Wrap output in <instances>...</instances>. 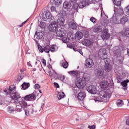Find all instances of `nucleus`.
<instances>
[{
    "mask_svg": "<svg viewBox=\"0 0 129 129\" xmlns=\"http://www.w3.org/2000/svg\"><path fill=\"white\" fill-rule=\"evenodd\" d=\"M114 8V12L118 15H122L123 14V9L122 8L119 7L117 8L115 7Z\"/></svg>",
    "mask_w": 129,
    "mask_h": 129,
    "instance_id": "obj_19",
    "label": "nucleus"
},
{
    "mask_svg": "<svg viewBox=\"0 0 129 129\" xmlns=\"http://www.w3.org/2000/svg\"><path fill=\"white\" fill-rule=\"evenodd\" d=\"M44 51L45 52V53H49V52H50V46L49 45H46L44 48Z\"/></svg>",
    "mask_w": 129,
    "mask_h": 129,
    "instance_id": "obj_36",
    "label": "nucleus"
},
{
    "mask_svg": "<svg viewBox=\"0 0 129 129\" xmlns=\"http://www.w3.org/2000/svg\"><path fill=\"white\" fill-rule=\"evenodd\" d=\"M100 85L101 88H107L109 85V83L106 81H102L100 82Z\"/></svg>",
    "mask_w": 129,
    "mask_h": 129,
    "instance_id": "obj_15",
    "label": "nucleus"
},
{
    "mask_svg": "<svg viewBox=\"0 0 129 129\" xmlns=\"http://www.w3.org/2000/svg\"><path fill=\"white\" fill-rule=\"evenodd\" d=\"M27 63H28V65L29 66H30L31 65V64H29V62H27Z\"/></svg>",
    "mask_w": 129,
    "mask_h": 129,
    "instance_id": "obj_60",
    "label": "nucleus"
},
{
    "mask_svg": "<svg viewBox=\"0 0 129 129\" xmlns=\"http://www.w3.org/2000/svg\"><path fill=\"white\" fill-rule=\"evenodd\" d=\"M128 103H129V101H128Z\"/></svg>",
    "mask_w": 129,
    "mask_h": 129,
    "instance_id": "obj_64",
    "label": "nucleus"
},
{
    "mask_svg": "<svg viewBox=\"0 0 129 129\" xmlns=\"http://www.w3.org/2000/svg\"><path fill=\"white\" fill-rule=\"evenodd\" d=\"M114 6L116 7H120L121 5V0H113Z\"/></svg>",
    "mask_w": 129,
    "mask_h": 129,
    "instance_id": "obj_27",
    "label": "nucleus"
},
{
    "mask_svg": "<svg viewBox=\"0 0 129 129\" xmlns=\"http://www.w3.org/2000/svg\"><path fill=\"white\" fill-rule=\"evenodd\" d=\"M127 21H128V20L127 19V18L125 17H123L119 20H118V18H117V17H116L113 16L112 17V22H113L114 24H122V25H124V24H125V22H127Z\"/></svg>",
    "mask_w": 129,
    "mask_h": 129,
    "instance_id": "obj_6",
    "label": "nucleus"
},
{
    "mask_svg": "<svg viewBox=\"0 0 129 129\" xmlns=\"http://www.w3.org/2000/svg\"><path fill=\"white\" fill-rule=\"evenodd\" d=\"M69 74L72 75V76L76 77L78 76V74H79V72L78 71H73L68 72Z\"/></svg>",
    "mask_w": 129,
    "mask_h": 129,
    "instance_id": "obj_25",
    "label": "nucleus"
},
{
    "mask_svg": "<svg viewBox=\"0 0 129 129\" xmlns=\"http://www.w3.org/2000/svg\"><path fill=\"white\" fill-rule=\"evenodd\" d=\"M58 24H57V22L54 21L52 22L48 27V29L50 32H53V33H55L56 31H57V29H58Z\"/></svg>",
    "mask_w": 129,
    "mask_h": 129,
    "instance_id": "obj_11",
    "label": "nucleus"
},
{
    "mask_svg": "<svg viewBox=\"0 0 129 129\" xmlns=\"http://www.w3.org/2000/svg\"><path fill=\"white\" fill-rule=\"evenodd\" d=\"M124 36H125V37H127V38H129V28H126L124 33H123Z\"/></svg>",
    "mask_w": 129,
    "mask_h": 129,
    "instance_id": "obj_35",
    "label": "nucleus"
},
{
    "mask_svg": "<svg viewBox=\"0 0 129 129\" xmlns=\"http://www.w3.org/2000/svg\"><path fill=\"white\" fill-rule=\"evenodd\" d=\"M110 96H111V92L109 91V90H107L105 91H101L100 92V96L98 97L96 99H95V101H98L99 102H101L103 101L102 99H106L108 100L109 98H110Z\"/></svg>",
    "mask_w": 129,
    "mask_h": 129,
    "instance_id": "obj_3",
    "label": "nucleus"
},
{
    "mask_svg": "<svg viewBox=\"0 0 129 129\" xmlns=\"http://www.w3.org/2000/svg\"><path fill=\"white\" fill-rule=\"evenodd\" d=\"M50 51H51V52H55V51H56V49H55V45H52L51 47L50 48Z\"/></svg>",
    "mask_w": 129,
    "mask_h": 129,
    "instance_id": "obj_44",
    "label": "nucleus"
},
{
    "mask_svg": "<svg viewBox=\"0 0 129 129\" xmlns=\"http://www.w3.org/2000/svg\"><path fill=\"white\" fill-rule=\"evenodd\" d=\"M42 63H43L44 66H46V60H45L44 59H42Z\"/></svg>",
    "mask_w": 129,
    "mask_h": 129,
    "instance_id": "obj_51",
    "label": "nucleus"
},
{
    "mask_svg": "<svg viewBox=\"0 0 129 129\" xmlns=\"http://www.w3.org/2000/svg\"><path fill=\"white\" fill-rule=\"evenodd\" d=\"M97 75L98 76H102L103 75V72L101 71H98Z\"/></svg>",
    "mask_w": 129,
    "mask_h": 129,
    "instance_id": "obj_45",
    "label": "nucleus"
},
{
    "mask_svg": "<svg viewBox=\"0 0 129 129\" xmlns=\"http://www.w3.org/2000/svg\"><path fill=\"white\" fill-rule=\"evenodd\" d=\"M50 10L51 12H56V7H54V6H52L50 8Z\"/></svg>",
    "mask_w": 129,
    "mask_h": 129,
    "instance_id": "obj_48",
    "label": "nucleus"
},
{
    "mask_svg": "<svg viewBox=\"0 0 129 129\" xmlns=\"http://www.w3.org/2000/svg\"><path fill=\"white\" fill-rule=\"evenodd\" d=\"M14 111H15L14 107L11 106L8 107V112H9V113H12V112H14Z\"/></svg>",
    "mask_w": 129,
    "mask_h": 129,
    "instance_id": "obj_37",
    "label": "nucleus"
},
{
    "mask_svg": "<svg viewBox=\"0 0 129 129\" xmlns=\"http://www.w3.org/2000/svg\"><path fill=\"white\" fill-rule=\"evenodd\" d=\"M75 37L78 40H80L83 37V33L81 32H77L75 34Z\"/></svg>",
    "mask_w": 129,
    "mask_h": 129,
    "instance_id": "obj_24",
    "label": "nucleus"
},
{
    "mask_svg": "<svg viewBox=\"0 0 129 129\" xmlns=\"http://www.w3.org/2000/svg\"><path fill=\"white\" fill-rule=\"evenodd\" d=\"M38 50L40 53H43V52H44V48H43V47H42V46L38 45Z\"/></svg>",
    "mask_w": 129,
    "mask_h": 129,
    "instance_id": "obj_41",
    "label": "nucleus"
},
{
    "mask_svg": "<svg viewBox=\"0 0 129 129\" xmlns=\"http://www.w3.org/2000/svg\"><path fill=\"white\" fill-rule=\"evenodd\" d=\"M65 23V19L63 17H60L58 18L57 20V23L59 26H63Z\"/></svg>",
    "mask_w": 129,
    "mask_h": 129,
    "instance_id": "obj_20",
    "label": "nucleus"
},
{
    "mask_svg": "<svg viewBox=\"0 0 129 129\" xmlns=\"http://www.w3.org/2000/svg\"><path fill=\"white\" fill-rule=\"evenodd\" d=\"M39 92H40V93H42V92L41 91V90H39Z\"/></svg>",
    "mask_w": 129,
    "mask_h": 129,
    "instance_id": "obj_59",
    "label": "nucleus"
},
{
    "mask_svg": "<svg viewBox=\"0 0 129 129\" xmlns=\"http://www.w3.org/2000/svg\"><path fill=\"white\" fill-rule=\"evenodd\" d=\"M34 88L35 89H39V88H40V85L38 84H35L34 86Z\"/></svg>",
    "mask_w": 129,
    "mask_h": 129,
    "instance_id": "obj_47",
    "label": "nucleus"
},
{
    "mask_svg": "<svg viewBox=\"0 0 129 129\" xmlns=\"http://www.w3.org/2000/svg\"><path fill=\"white\" fill-rule=\"evenodd\" d=\"M104 61L105 62V66L110 64V60L109 59V58H104Z\"/></svg>",
    "mask_w": 129,
    "mask_h": 129,
    "instance_id": "obj_33",
    "label": "nucleus"
},
{
    "mask_svg": "<svg viewBox=\"0 0 129 129\" xmlns=\"http://www.w3.org/2000/svg\"><path fill=\"white\" fill-rule=\"evenodd\" d=\"M90 1L92 0H86V1H82L81 2L79 5V8L80 9H82V8H84L86 6H87L88 4L90 2Z\"/></svg>",
    "mask_w": 129,
    "mask_h": 129,
    "instance_id": "obj_14",
    "label": "nucleus"
},
{
    "mask_svg": "<svg viewBox=\"0 0 129 129\" xmlns=\"http://www.w3.org/2000/svg\"><path fill=\"white\" fill-rule=\"evenodd\" d=\"M112 67L110 64H107L106 66H105V70L106 71V72H109L110 71H111Z\"/></svg>",
    "mask_w": 129,
    "mask_h": 129,
    "instance_id": "obj_30",
    "label": "nucleus"
},
{
    "mask_svg": "<svg viewBox=\"0 0 129 129\" xmlns=\"http://www.w3.org/2000/svg\"><path fill=\"white\" fill-rule=\"evenodd\" d=\"M82 80L85 81V82L89 81V80H90V75L87 73L84 74V75Z\"/></svg>",
    "mask_w": 129,
    "mask_h": 129,
    "instance_id": "obj_21",
    "label": "nucleus"
},
{
    "mask_svg": "<svg viewBox=\"0 0 129 129\" xmlns=\"http://www.w3.org/2000/svg\"><path fill=\"white\" fill-rule=\"evenodd\" d=\"M69 27L70 29H75L77 28L76 23H74V21H71L69 23Z\"/></svg>",
    "mask_w": 129,
    "mask_h": 129,
    "instance_id": "obj_22",
    "label": "nucleus"
},
{
    "mask_svg": "<svg viewBox=\"0 0 129 129\" xmlns=\"http://www.w3.org/2000/svg\"><path fill=\"white\" fill-rule=\"evenodd\" d=\"M62 66L65 69H67V68H68V66H69V64L68 63V62L65 61L62 63Z\"/></svg>",
    "mask_w": 129,
    "mask_h": 129,
    "instance_id": "obj_34",
    "label": "nucleus"
},
{
    "mask_svg": "<svg viewBox=\"0 0 129 129\" xmlns=\"http://www.w3.org/2000/svg\"><path fill=\"white\" fill-rule=\"evenodd\" d=\"M88 127L90 129H95V126L94 125H92V126L89 125L88 126Z\"/></svg>",
    "mask_w": 129,
    "mask_h": 129,
    "instance_id": "obj_53",
    "label": "nucleus"
},
{
    "mask_svg": "<svg viewBox=\"0 0 129 129\" xmlns=\"http://www.w3.org/2000/svg\"><path fill=\"white\" fill-rule=\"evenodd\" d=\"M22 87L23 89H24V90H25V89H28V88H29V87H30V83H24L22 85Z\"/></svg>",
    "mask_w": 129,
    "mask_h": 129,
    "instance_id": "obj_29",
    "label": "nucleus"
},
{
    "mask_svg": "<svg viewBox=\"0 0 129 129\" xmlns=\"http://www.w3.org/2000/svg\"><path fill=\"white\" fill-rule=\"evenodd\" d=\"M86 90L88 92L91 94H96L97 93V89L96 87L94 85H90L87 87Z\"/></svg>",
    "mask_w": 129,
    "mask_h": 129,
    "instance_id": "obj_8",
    "label": "nucleus"
},
{
    "mask_svg": "<svg viewBox=\"0 0 129 129\" xmlns=\"http://www.w3.org/2000/svg\"><path fill=\"white\" fill-rule=\"evenodd\" d=\"M90 21L92 22V23H93V24H95L97 22V20L94 17H91L90 19Z\"/></svg>",
    "mask_w": 129,
    "mask_h": 129,
    "instance_id": "obj_40",
    "label": "nucleus"
},
{
    "mask_svg": "<svg viewBox=\"0 0 129 129\" xmlns=\"http://www.w3.org/2000/svg\"><path fill=\"white\" fill-rule=\"evenodd\" d=\"M21 72H23V71L22 70H20Z\"/></svg>",
    "mask_w": 129,
    "mask_h": 129,
    "instance_id": "obj_62",
    "label": "nucleus"
},
{
    "mask_svg": "<svg viewBox=\"0 0 129 129\" xmlns=\"http://www.w3.org/2000/svg\"><path fill=\"white\" fill-rule=\"evenodd\" d=\"M79 7V4H77V3L74 4L73 8L74 10H77L78 8Z\"/></svg>",
    "mask_w": 129,
    "mask_h": 129,
    "instance_id": "obj_42",
    "label": "nucleus"
},
{
    "mask_svg": "<svg viewBox=\"0 0 129 129\" xmlns=\"http://www.w3.org/2000/svg\"><path fill=\"white\" fill-rule=\"evenodd\" d=\"M63 7L66 10H69L71 8V3L66 1L63 3Z\"/></svg>",
    "mask_w": 129,
    "mask_h": 129,
    "instance_id": "obj_23",
    "label": "nucleus"
},
{
    "mask_svg": "<svg viewBox=\"0 0 129 129\" xmlns=\"http://www.w3.org/2000/svg\"><path fill=\"white\" fill-rule=\"evenodd\" d=\"M113 52L117 57H119L121 54V50L118 46H115L113 48Z\"/></svg>",
    "mask_w": 129,
    "mask_h": 129,
    "instance_id": "obj_13",
    "label": "nucleus"
},
{
    "mask_svg": "<svg viewBox=\"0 0 129 129\" xmlns=\"http://www.w3.org/2000/svg\"><path fill=\"white\" fill-rule=\"evenodd\" d=\"M127 52L128 55L129 56V49H128V50H127Z\"/></svg>",
    "mask_w": 129,
    "mask_h": 129,
    "instance_id": "obj_58",
    "label": "nucleus"
},
{
    "mask_svg": "<svg viewBox=\"0 0 129 129\" xmlns=\"http://www.w3.org/2000/svg\"><path fill=\"white\" fill-rule=\"evenodd\" d=\"M54 85L55 86V87H56V88H59V87H60V86H59V84H58V83H54Z\"/></svg>",
    "mask_w": 129,
    "mask_h": 129,
    "instance_id": "obj_52",
    "label": "nucleus"
},
{
    "mask_svg": "<svg viewBox=\"0 0 129 129\" xmlns=\"http://www.w3.org/2000/svg\"><path fill=\"white\" fill-rule=\"evenodd\" d=\"M57 29L55 36H56V37H60V38L65 37V35H66V31L61 27H58Z\"/></svg>",
    "mask_w": 129,
    "mask_h": 129,
    "instance_id": "obj_7",
    "label": "nucleus"
},
{
    "mask_svg": "<svg viewBox=\"0 0 129 129\" xmlns=\"http://www.w3.org/2000/svg\"><path fill=\"white\" fill-rule=\"evenodd\" d=\"M49 76L51 77H53V76L55 75V74H56V72H55V71H54L53 70H52V71H49Z\"/></svg>",
    "mask_w": 129,
    "mask_h": 129,
    "instance_id": "obj_38",
    "label": "nucleus"
},
{
    "mask_svg": "<svg viewBox=\"0 0 129 129\" xmlns=\"http://www.w3.org/2000/svg\"><path fill=\"white\" fill-rule=\"evenodd\" d=\"M82 44L85 46H90V45H91V41L88 39H85L82 41Z\"/></svg>",
    "mask_w": 129,
    "mask_h": 129,
    "instance_id": "obj_28",
    "label": "nucleus"
},
{
    "mask_svg": "<svg viewBox=\"0 0 129 129\" xmlns=\"http://www.w3.org/2000/svg\"><path fill=\"white\" fill-rule=\"evenodd\" d=\"M86 96V95L85 93L83 92H80L78 95V98L79 100H81L82 101V100H83V99L85 98Z\"/></svg>",
    "mask_w": 129,
    "mask_h": 129,
    "instance_id": "obj_17",
    "label": "nucleus"
},
{
    "mask_svg": "<svg viewBox=\"0 0 129 129\" xmlns=\"http://www.w3.org/2000/svg\"><path fill=\"white\" fill-rule=\"evenodd\" d=\"M72 3H76L77 2V0H71Z\"/></svg>",
    "mask_w": 129,
    "mask_h": 129,
    "instance_id": "obj_55",
    "label": "nucleus"
},
{
    "mask_svg": "<svg viewBox=\"0 0 129 129\" xmlns=\"http://www.w3.org/2000/svg\"><path fill=\"white\" fill-rule=\"evenodd\" d=\"M36 92H33L31 94L25 96L24 100L27 101H34V100H36Z\"/></svg>",
    "mask_w": 129,
    "mask_h": 129,
    "instance_id": "obj_10",
    "label": "nucleus"
},
{
    "mask_svg": "<svg viewBox=\"0 0 129 129\" xmlns=\"http://www.w3.org/2000/svg\"><path fill=\"white\" fill-rule=\"evenodd\" d=\"M79 52H80V54H81V55H82V54H83V52H82V50H80Z\"/></svg>",
    "mask_w": 129,
    "mask_h": 129,
    "instance_id": "obj_56",
    "label": "nucleus"
},
{
    "mask_svg": "<svg viewBox=\"0 0 129 129\" xmlns=\"http://www.w3.org/2000/svg\"><path fill=\"white\" fill-rule=\"evenodd\" d=\"M86 86V82L81 80L79 77H77L76 80V86L79 89H83Z\"/></svg>",
    "mask_w": 129,
    "mask_h": 129,
    "instance_id": "obj_4",
    "label": "nucleus"
},
{
    "mask_svg": "<svg viewBox=\"0 0 129 129\" xmlns=\"http://www.w3.org/2000/svg\"><path fill=\"white\" fill-rule=\"evenodd\" d=\"M40 28H41V29H43V28H45V23L40 22Z\"/></svg>",
    "mask_w": 129,
    "mask_h": 129,
    "instance_id": "obj_46",
    "label": "nucleus"
},
{
    "mask_svg": "<svg viewBox=\"0 0 129 129\" xmlns=\"http://www.w3.org/2000/svg\"><path fill=\"white\" fill-rule=\"evenodd\" d=\"M101 36L103 40H108L110 37V34L108 33V29L104 28Z\"/></svg>",
    "mask_w": 129,
    "mask_h": 129,
    "instance_id": "obj_9",
    "label": "nucleus"
},
{
    "mask_svg": "<svg viewBox=\"0 0 129 129\" xmlns=\"http://www.w3.org/2000/svg\"><path fill=\"white\" fill-rule=\"evenodd\" d=\"M124 11L125 12L126 15H128V16H129V6L126 7Z\"/></svg>",
    "mask_w": 129,
    "mask_h": 129,
    "instance_id": "obj_43",
    "label": "nucleus"
},
{
    "mask_svg": "<svg viewBox=\"0 0 129 129\" xmlns=\"http://www.w3.org/2000/svg\"><path fill=\"white\" fill-rule=\"evenodd\" d=\"M51 2H52V3L54 4L56 6H59V5H60L62 0H51Z\"/></svg>",
    "mask_w": 129,
    "mask_h": 129,
    "instance_id": "obj_31",
    "label": "nucleus"
},
{
    "mask_svg": "<svg viewBox=\"0 0 129 129\" xmlns=\"http://www.w3.org/2000/svg\"><path fill=\"white\" fill-rule=\"evenodd\" d=\"M93 31L97 34L101 33L102 32V27L100 26H95L93 28Z\"/></svg>",
    "mask_w": 129,
    "mask_h": 129,
    "instance_id": "obj_16",
    "label": "nucleus"
},
{
    "mask_svg": "<svg viewBox=\"0 0 129 129\" xmlns=\"http://www.w3.org/2000/svg\"><path fill=\"white\" fill-rule=\"evenodd\" d=\"M129 80H125L123 82L120 83V85L122 87H124V88H123L124 90H127V83H128Z\"/></svg>",
    "mask_w": 129,
    "mask_h": 129,
    "instance_id": "obj_18",
    "label": "nucleus"
},
{
    "mask_svg": "<svg viewBox=\"0 0 129 129\" xmlns=\"http://www.w3.org/2000/svg\"><path fill=\"white\" fill-rule=\"evenodd\" d=\"M37 70L36 69H33L32 71L35 72Z\"/></svg>",
    "mask_w": 129,
    "mask_h": 129,
    "instance_id": "obj_57",
    "label": "nucleus"
},
{
    "mask_svg": "<svg viewBox=\"0 0 129 129\" xmlns=\"http://www.w3.org/2000/svg\"><path fill=\"white\" fill-rule=\"evenodd\" d=\"M16 110L18 112H21L23 108H27V109L24 110L25 113L27 116H30V115H31V114L34 113V106H33V105L28 106L27 102H25L24 101L16 102Z\"/></svg>",
    "mask_w": 129,
    "mask_h": 129,
    "instance_id": "obj_1",
    "label": "nucleus"
},
{
    "mask_svg": "<svg viewBox=\"0 0 129 129\" xmlns=\"http://www.w3.org/2000/svg\"><path fill=\"white\" fill-rule=\"evenodd\" d=\"M27 22H28V19L25 22H23L22 24L19 26V27L21 28V27H23V26H24V25H25V24Z\"/></svg>",
    "mask_w": 129,
    "mask_h": 129,
    "instance_id": "obj_50",
    "label": "nucleus"
},
{
    "mask_svg": "<svg viewBox=\"0 0 129 129\" xmlns=\"http://www.w3.org/2000/svg\"><path fill=\"white\" fill-rule=\"evenodd\" d=\"M16 86L11 85L8 90H4V92H5L7 95L10 94L12 99L18 100V99L21 98V95H20L18 92L16 91Z\"/></svg>",
    "mask_w": 129,
    "mask_h": 129,
    "instance_id": "obj_2",
    "label": "nucleus"
},
{
    "mask_svg": "<svg viewBox=\"0 0 129 129\" xmlns=\"http://www.w3.org/2000/svg\"><path fill=\"white\" fill-rule=\"evenodd\" d=\"M126 123L127 124V125L129 126V119H127L126 120Z\"/></svg>",
    "mask_w": 129,
    "mask_h": 129,
    "instance_id": "obj_54",
    "label": "nucleus"
},
{
    "mask_svg": "<svg viewBox=\"0 0 129 129\" xmlns=\"http://www.w3.org/2000/svg\"><path fill=\"white\" fill-rule=\"evenodd\" d=\"M83 35H84L86 38H88V36H89V32L87 31H84Z\"/></svg>",
    "mask_w": 129,
    "mask_h": 129,
    "instance_id": "obj_39",
    "label": "nucleus"
},
{
    "mask_svg": "<svg viewBox=\"0 0 129 129\" xmlns=\"http://www.w3.org/2000/svg\"><path fill=\"white\" fill-rule=\"evenodd\" d=\"M59 79L61 81H63L65 79V77L64 76H60Z\"/></svg>",
    "mask_w": 129,
    "mask_h": 129,
    "instance_id": "obj_49",
    "label": "nucleus"
},
{
    "mask_svg": "<svg viewBox=\"0 0 129 129\" xmlns=\"http://www.w3.org/2000/svg\"><path fill=\"white\" fill-rule=\"evenodd\" d=\"M50 67L52 68V67L51 66H49V67H48V68H50Z\"/></svg>",
    "mask_w": 129,
    "mask_h": 129,
    "instance_id": "obj_61",
    "label": "nucleus"
},
{
    "mask_svg": "<svg viewBox=\"0 0 129 129\" xmlns=\"http://www.w3.org/2000/svg\"><path fill=\"white\" fill-rule=\"evenodd\" d=\"M57 97L59 100H60V99L65 97V94L63 92H59L58 93Z\"/></svg>",
    "mask_w": 129,
    "mask_h": 129,
    "instance_id": "obj_26",
    "label": "nucleus"
},
{
    "mask_svg": "<svg viewBox=\"0 0 129 129\" xmlns=\"http://www.w3.org/2000/svg\"><path fill=\"white\" fill-rule=\"evenodd\" d=\"M118 83H119V82H118Z\"/></svg>",
    "mask_w": 129,
    "mask_h": 129,
    "instance_id": "obj_63",
    "label": "nucleus"
},
{
    "mask_svg": "<svg viewBox=\"0 0 129 129\" xmlns=\"http://www.w3.org/2000/svg\"><path fill=\"white\" fill-rule=\"evenodd\" d=\"M117 106H122L123 105V102L121 100H118L116 102Z\"/></svg>",
    "mask_w": 129,
    "mask_h": 129,
    "instance_id": "obj_32",
    "label": "nucleus"
},
{
    "mask_svg": "<svg viewBox=\"0 0 129 129\" xmlns=\"http://www.w3.org/2000/svg\"><path fill=\"white\" fill-rule=\"evenodd\" d=\"M94 65V62H93V60L91 58H87L86 59V63L85 66L87 67V68H91L92 66Z\"/></svg>",
    "mask_w": 129,
    "mask_h": 129,
    "instance_id": "obj_12",
    "label": "nucleus"
},
{
    "mask_svg": "<svg viewBox=\"0 0 129 129\" xmlns=\"http://www.w3.org/2000/svg\"><path fill=\"white\" fill-rule=\"evenodd\" d=\"M41 15V18L45 22H50L52 20V14L50 12H44Z\"/></svg>",
    "mask_w": 129,
    "mask_h": 129,
    "instance_id": "obj_5",
    "label": "nucleus"
}]
</instances>
